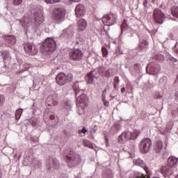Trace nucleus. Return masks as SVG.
<instances>
[{"instance_id": "7", "label": "nucleus", "mask_w": 178, "mask_h": 178, "mask_svg": "<svg viewBox=\"0 0 178 178\" xmlns=\"http://www.w3.org/2000/svg\"><path fill=\"white\" fill-rule=\"evenodd\" d=\"M140 151L142 154H147L151 149V145H152V141L148 138L143 139L140 143Z\"/></svg>"}, {"instance_id": "47", "label": "nucleus", "mask_w": 178, "mask_h": 178, "mask_svg": "<svg viewBox=\"0 0 178 178\" xmlns=\"http://www.w3.org/2000/svg\"><path fill=\"white\" fill-rule=\"evenodd\" d=\"M147 3H148V1L147 0H145L144 2V6H145V5H147Z\"/></svg>"}, {"instance_id": "23", "label": "nucleus", "mask_w": 178, "mask_h": 178, "mask_svg": "<svg viewBox=\"0 0 178 178\" xmlns=\"http://www.w3.org/2000/svg\"><path fill=\"white\" fill-rule=\"evenodd\" d=\"M3 56L4 63H6V62H10V55L9 54V52L5 51L3 54Z\"/></svg>"}, {"instance_id": "51", "label": "nucleus", "mask_w": 178, "mask_h": 178, "mask_svg": "<svg viewBox=\"0 0 178 178\" xmlns=\"http://www.w3.org/2000/svg\"><path fill=\"white\" fill-rule=\"evenodd\" d=\"M176 178H178V175L176 177Z\"/></svg>"}, {"instance_id": "8", "label": "nucleus", "mask_w": 178, "mask_h": 178, "mask_svg": "<svg viewBox=\"0 0 178 178\" xmlns=\"http://www.w3.org/2000/svg\"><path fill=\"white\" fill-rule=\"evenodd\" d=\"M66 11L62 8H56L52 11V19L56 22H59L65 17Z\"/></svg>"}, {"instance_id": "37", "label": "nucleus", "mask_w": 178, "mask_h": 178, "mask_svg": "<svg viewBox=\"0 0 178 178\" xmlns=\"http://www.w3.org/2000/svg\"><path fill=\"white\" fill-rule=\"evenodd\" d=\"M102 97V99H106V89H104L103 90Z\"/></svg>"}, {"instance_id": "1", "label": "nucleus", "mask_w": 178, "mask_h": 178, "mask_svg": "<svg viewBox=\"0 0 178 178\" xmlns=\"http://www.w3.org/2000/svg\"><path fill=\"white\" fill-rule=\"evenodd\" d=\"M65 162L68 168H75L81 163V156L74 151H70L65 156Z\"/></svg>"}, {"instance_id": "10", "label": "nucleus", "mask_w": 178, "mask_h": 178, "mask_svg": "<svg viewBox=\"0 0 178 178\" xmlns=\"http://www.w3.org/2000/svg\"><path fill=\"white\" fill-rule=\"evenodd\" d=\"M104 26H113L116 23V16L113 14L106 15L102 18Z\"/></svg>"}, {"instance_id": "40", "label": "nucleus", "mask_w": 178, "mask_h": 178, "mask_svg": "<svg viewBox=\"0 0 178 178\" xmlns=\"http://www.w3.org/2000/svg\"><path fill=\"white\" fill-rule=\"evenodd\" d=\"M119 81H120L119 76H115L114 78V83H115V84H119Z\"/></svg>"}, {"instance_id": "24", "label": "nucleus", "mask_w": 178, "mask_h": 178, "mask_svg": "<svg viewBox=\"0 0 178 178\" xmlns=\"http://www.w3.org/2000/svg\"><path fill=\"white\" fill-rule=\"evenodd\" d=\"M171 15H172L174 17H177L178 19V7L177 6H173L171 8Z\"/></svg>"}, {"instance_id": "18", "label": "nucleus", "mask_w": 178, "mask_h": 178, "mask_svg": "<svg viewBox=\"0 0 178 178\" xmlns=\"http://www.w3.org/2000/svg\"><path fill=\"white\" fill-rule=\"evenodd\" d=\"M87 21L84 19H81L77 22V27L79 31H84L87 28Z\"/></svg>"}, {"instance_id": "33", "label": "nucleus", "mask_w": 178, "mask_h": 178, "mask_svg": "<svg viewBox=\"0 0 178 178\" xmlns=\"http://www.w3.org/2000/svg\"><path fill=\"white\" fill-rule=\"evenodd\" d=\"M126 29H127V20L124 19L122 24L121 25V29L126 30Z\"/></svg>"}, {"instance_id": "46", "label": "nucleus", "mask_w": 178, "mask_h": 178, "mask_svg": "<svg viewBox=\"0 0 178 178\" xmlns=\"http://www.w3.org/2000/svg\"><path fill=\"white\" fill-rule=\"evenodd\" d=\"M175 98H176L177 99H178V92H177L175 93Z\"/></svg>"}, {"instance_id": "14", "label": "nucleus", "mask_w": 178, "mask_h": 178, "mask_svg": "<svg viewBox=\"0 0 178 178\" xmlns=\"http://www.w3.org/2000/svg\"><path fill=\"white\" fill-rule=\"evenodd\" d=\"M48 106H55L58 105V95H49L46 100Z\"/></svg>"}, {"instance_id": "39", "label": "nucleus", "mask_w": 178, "mask_h": 178, "mask_svg": "<svg viewBox=\"0 0 178 178\" xmlns=\"http://www.w3.org/2000/svg\"><path fill=\"white\" fill-rule=\"evenodd\" d=\"M134 67L135 70H138V69H140V64H138V63L134 64Z\"/></svg>"}, {"instance_id": "15", "label": "nucleus", "mask_w": 178, "mask_h": 178, "mask_svg": "<svg viewBox=\"0 0 178 178\" xmlns=\"http://www.w3.org/2000/svg\"><path fill=\"white\" fill-rule=\"evenodd\" d=\"M47 169L51 170V169H58L59 168V161L56 159H51L47 161L46 165Z\"/></svg>"}, {"instance_id": "50", "label": "nucleus", "mask_w": 178, "mask_h": 178, "mask_svg": "<svg viewBox=\"0 0 178 178\" xmlns=\"http://www.w3.org/2000/svg\"><path fill=\"white\" fill-rule=\"evenodd\" d=\"M22 26H24V23H22Z\"/></svg>"}, {"instance_id": "30", "label": "nucleus", "mask_w": 178, "mask_h": 178, "mask_svg": "<svg viewBox=\"0 0 178 178\" xmlns=\"http://www.w3.org/2000/svg\"><path fill=\"white\" fill-rule=\"evenodd\" d=\"M147 46H148V42H147V40H143L139 45L140 49H144V48H147Z\"/></svg>"}, {"instance_id": "4", "label": "nucleus", "mask_w": 178, "mask_h": 178, "mask_svg": "<svg viewBox=\"0 0 178 178\" xmlns=\"http://www.w3.org/2000/svg\"><path fill=\"white\" fill-rule=\"evenodd\" d=\"M80 90L76 91V106L78 109H81L82 112H84V108L86 105L87 104V101L88 100V97H87V95L85 94H83V91H81V95Z\"/></svg>"}, {"instance_id": "21", "label": "nucleus", "mask_w": 178, "mask_h": 178, "mask_svg": "<svg viewBox=\"0 0 178 178\" xmlns=\"http://www.w3.org/2000/svg\"><path fill=\"white\" fill-rule=\"evenodd\" d=\"M5 41L8 45L12 47V45H15L16 44V37L13 35L6 36L5 38Z\"/></svg>"}, {"instance_id": "45", "label": "nucleus", "mask_w": 178, "mask_h": 178, "mask_svg": "<svg viewBox=\"0 0 178 178\" xmlns=\"http://www.w3.org/2000/svg\"><path fill=\"white\" fill-rule=\"evenodd\" d=\"M71 2H80V0H70Z\"/></svg>"}, {"instance_id": "19", "label": "nucleus", "mask_w": 178, "mask_h": 178, "mask_svg": "<svg viewBox=\"0 0 178 178\" xmlns=\"http://www.w3.org/2000/svg\"><path fill=\"white\" fill-rule=\"evenodd\" d=\"M161 72V66L159 65L156 64L149 67V74H158Z\"/></svg>"}, {"instance_id": "41", "label": "nucleus", "mask_w": 178, "mask_h": 178, "mask_svg": "<svg viewBox=\"0 0 178 178\" xmlns=\"http://www.w3.org/2000/svg\"><path fill=\"white\" fill-rule=\"evenodd\" d=\"M86 132H87V129H86V127H83L81 130V133H83V134H86Z\"/></svg>"}, {"instance_id": "48", "label": "nucleus", "mask_w": 178, "mask_h": 178, "mask_svg": "<svg viewBox=\"0 0 178 178\" xmlns=\"http://www.w3.org/2000/svg\"><path fill=\"white\" fill-rule=\"evenodd\" d=\"M170 37L171 38H173V34L170 33Z\"/></svg>"}, {"instance_id": "35", "label": "nucleus", "mask_w": 178, "mask_h": 178, "mask_svg": "<svg viewBox=\"0 0 178 178\" xmlns=\"http://www.w3.org/2000/svg\"><path fill=\"white\" fill-rule=\"evenodd\" d=\"M173 127V122H168L166 125L167 130H172V128Z\"/></svg>"}, {"instance_id": "9", "label": "nucleus", "mask_w": 178, "mask_h": 178, "mask_svg": "<svg viewBox=\"0 0 178 178\" xmlns=\"http://www.w3.org/2000/svg\"><path fill=\"white\" fill-rule=\"evenodd\" d=\"M153 18L156 23L162 24L163 19H165V14L159 8H155L153 11Z\"/></svg>"}, {"instance_id": "2", "label": "nucleus", "mask_w": 178, "mask_h": 178, "mask_svg": "<svg viewBox=\"0 0 178 178\" xmlns=\"http://www.w3.org/2000/svg\"><path fill=\"white\" fill-rule=\"evenodd\" d=\"M40 51L43 55H51L52 52L56 51V42L53 38H49L43 42Z\"/></svg>"}, {"instance_id": "16", "label": "nucleus", "mask_w": 178, "mask_h": 178, "mask_svg": "<svg viewBox=\"0 0 178 178\" xmlns=\"http://www.w3.org/2000/svg\"><path fill=\"white\" fill-rule=\"evenodd\" d=\"M86 13V8L83 4H78L75 8V14L76 17H80V16H84Z\"/></svg>"}, {"instance_id": "42", "label": "nucleus", "mask_w": 178, "mask_h": 178, "mask_svg": "<svg viewBox=\"0 0 178 178\" xmlns=\"http://www.w3.org/2000/svg\"><path fill=\"white\" fill-rule=\"evenodd\" d=\"M126 91V88L123 87L121 88V92L123 94Z\"/></svg>"}, {"instance_id": "49", "label": "nucleus", "mask_w": 178, "mask_h": 178, "mask_svg": "<svg viewBox=\"0 0 178 178\" xmlns=\"http://www.w3.org/2000/svg\"><path fill=\"white\" fill-rule=\"evenodd\" d=\"M27 27H29V24H27L26 26H24V29H27Z\"/></svg>"}, {"instance_id": "38", "label": "nucleus", "mask_w": 178, "mask_h": 178, "mask_svg": "<svg viewBox=\"0 0 178 178\" xmlns=\"http://www.w3.org/2000/svg\"><path fill=\"white\" fill-rule=\"evenodd\" d=\"M104 106L107 108L109 106V102L106 101V99H102Z\"/></svg>"}, {"instance_id": "28", "label": "nucleus", "mask_w": 178, "mask_h": 178, "mask_svg": "<svg viewBox=\"0 0 178 178\" xmlns=\"http://www.w3.org/2000/svg\"><path fill=\"white\" fill-rule=\"evenodd\" d=\"M22 113H23V110H22V109H17L15 111V119H16V120H19V119H20V116H22Z\"/></svg>"}, {"instance_id": "3", "label": "nucleus", "mask_w": 178, "mask_h": 178, "mask_svg": "<svg viewBox=\"0 0 178 178\" xmlns=\"http://www.w3.org/2000/svg\"><path fill=\"white\" fill-rule=\"evenodd\" d=\"M56 81L58 86H65V84L73 81V74L68 73L66 74L60 72L56 76Z\"/></svg>"}, {"instance_id": "32", "label": "nucleus", "mask_w": 178, "mask_h": 178, "mask_svg": "<svg viewBox=\"0 0 178 178\" xmlns=\"http://www.w3.org/2000/svg\"><path fill=\"white\" fill-rule=\"evenodd\" d=\"M23 2V0H13L12 1L13 5L14 6H19V5H22V3Z\"/></svg>"}, {"instance_id": "27", "label": "nucleus", "mask_w": 178, "mask_h": 178, "mask_svg": "<svg viewBox=\"0 0 178 178\" xmlns=\"http://www.w3.org/2000/svg\"><path fill=\"white\" fill-rule=\"evenodd\" d=\"M83 145L85 147H88V148H91L92 149H94V145L91 142H90V140H84Z\"/></svg>"}, {"instance_id": "29", "label": "nucleus", "mask_w": 178, "mask_h": 178, "mask_svg": "<svg viewBox=\"0 0 178 178\" xmlns=\"http://www.w3.org/2000/svg\"><path fill=\"white\" fill-rule=\"evenodd\" d=\"M102 52L103 58H106L109 54V51H108V49H106V47H104L102 48Z\"/></svg>"}, {"instance_id": "25", "label": "nucleus", "mask_w": 178, "mask_h": 178, "mask_svg": "<svg viewBox=\"0 0 178 178\" xmlns=\"http://www.w3.org/2000/svg\"><path fill=\"white\" fill-rule=\"evenodd\" d=\"M98 72L100 76H105V74L106 73V69L105 67H99Z\"/></svg>"}, {"instance_id": "12", "label": "nucleus", "mask_w": 178, "mask_h": 178, "mask_svg": "<svg viewBox=\"0 0 178 178\" xmlns=\"http://www.w3.org/2000/svg\"><path fill=\"white\" fill-rule=\"evenodd\" d=\"M34 21L35 26L36 27H39L41 26L44 22H45V18L44 17V15L41 12H37L34 14Z\"/></svg>"}, {"instance_id": "5", "label": "nucleus", "mask_w": 178, "mask_h": 178, "mask_svg": "<svg viewBox=\"0 0 178 178\" xmlns=\"http://www.w3.org/2000/svg\"><path fill=\"white\" fill-rule=\"evenodd\" d=\"M140 136V131L135 130L133 132L126 131L118 137V143H123L124 141H127V140H136Z\"/></svg>"}, {"instance_id": "34", "label": "nucleus", "mask_w": 178, "mask_h": 178, "mask_svg": "<svg viewBox=\"0 0 178 178\" xmlns=\"http://www.w3.org/2000/svg\"><path fill=\"white\" fill-rule=\"evenodd\" d=\"M5 104V96L3 95H0V106H2Z\"/></svg>"}, {"instance_id": "36", "label": "nucleus", "mask_w": 178, "mask_h": 178, "mask_svg": "<svg viewBox=\"0 0 178 178\" xmlns=\"http://www.w3.org/2000/svg\"><path fill=\"white\" fill-rule=\"evenodd\" d=\"M143 169L146 172V175H147V178H149V175H151V171L148 170V167L144 166Z\"/></svg>"}, {"instance_id": "11", "label": "nucleus", "mask_w": 178, "mask_h": 178, "mask_svg": "<svg viewBox=\"0 0 178 178\" xmlns=\"http://www.w3.org/2000/svg\"><path fill=\"white\" fill-rule=\"evenodd\" d=\"M24 49L30 56H34V55H37L38 54V50L35 46L33 45L31 43H26L24 44Z\"/></svg>"}, {"instance_id": "6", "label": "nucleus", "mask_w": 178, "mask_h": 178, "mask_svg": "<svg viewBox=\"0 0 178 178\" xmlns=\"http://www.w3.org/2000/svg\"><path fill=\"white\" fill-rule=\"evenodd\" d=\"M69 57L72 60L80 62L84 57V53L80 49H73L70 50Z\"/></svg>"}, {"instance_id": "13", "label": "nucleus", "mask_w": 178, "mask_h": 178, "mask_svg": "<svg viewBox=\"0 0 178 178\" xmlns=\"http://www.w3.org/2000/svg\"><path fill=\"white\" fill-rule=\"evenodd\" d=\"M175 172V170L171 168L170 166L168 165H163L160 168V173H162L164 177H166V176H170L173 175Z\"/></svg>"}, {"instance_id": "17", "label": "nucleus", "mask_w": 178, "mask_h": 178, "mask_svg": "<svg viewBox=\"0 0 178 178\" xmlns=\"http://www.w3.org/2000/svg\"><path fill=\"white\" fill-rule=\"evenodd\" d=\"M178 159L175 156H170L168 159V165L170 167L171 169L175 170V168L177 166Z\"/></svg>"}, {"instance_id": "22", "label": "nucleus", "mask_w": 178, "mask_h": 178, "mask_svg": "<svg viewBox=\"0 0 178 178\" xmlns=\"http://www.w3.org/2000/svg\"><path fill=\"white\" fill-rule=\"evenodd\" d=\"M94 79H95V76H94V71H91L86 76V80L88 84H91V83L94 81Z\"/></svg>"}, {"instance_id": "43", "label": "nucleus", "mask_w": 178, "mask_h": 178, "mask_svg": "<svg viewBox=\"0 0 178 178\" xmlns=\"http://www.w3.org/2000/svg\"><path fill=\"white\" fill-rule=\"evenodd\" d=\"M49 119H50L51 120H54V119H55V115H51L49 116Z\"/></svg>"}, {"instance_id": "31", "label": "nucleus", "mask_w": 178, "mask_h": 178, "mask_svg": "<svg viewBox=\"0 0 178 178\" xmlns=\"http://www.w3.org/2000/svg\"><path fill=\"white\" fill-rule=\"evenodd\" d=\"M60 1L61 0H44V2H46V3L52 5L54 3H59V2H60Z\"/></svg>"}, {"instance_id": "20", "label": "nucleus", "mask_w": 178, "mask_h": 178, "mask_svg": "<svg viewBox=\"0 0 178 178\" xmlns=\"http://www.w3.org/2000/svg\"><path fill=\"white\" fill-rule=\"evenodd\" d=\"M163 148V143H162V141L157 140L156 141V143L154 145V151L156 152V154H159L162 151V149Z\"/></svg>"}, {"instance_id": "44", "label": "nucleus", "mask_w": 178, "mask_h": 178, "mask_svg": "<svg viewBox=\"0 0 178 178\" xmlns=\"http://www.w3.org/2000/svg\"><path fill=\"white\" fill-rule=\"evenodd\" d=\"M131 88V90H133V86L130 84L127 85V88Z\"/></svg>"}, {"instance_id": "26", "label": "nucleus", "mask_w": 178, "mask_h": 178, "mask_svg": "<svg viewBox=\"0 0 178 178\" xmlns=\"http://www.w3.org/2000/svg\"><path fill=\"white\" fill-rule=\"evenodd\" d=\"M113 75V70L110 68L106 71V74L104 76L107 77V79H109V77H111Z\"/></svg>"}]
</instances>
